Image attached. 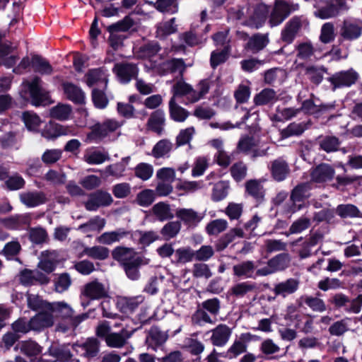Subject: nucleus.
<instances>
[{"instance_id":"nucleus-1","label":"nucleus","mask_w":362,"mask_h":362,"mask_svg":"<svg viewBox=\"0 0 362 362\" xmlns=\"http://www.w3.org/2000/svg\"><path fill=\"white\" fill-rule=\"evenodd\" d=\"M268 6L264 4H259L255 7H243L238 9L230 11V16L237 20H243L245 25L259 28L265 22Z\"/></svg>"},{"instance_id":"nucleus-2","label":"nucleus","mask_w":362,"mask_h":362,"mask_svg":"<svg viewBox=\"0 0 362 362\" xmlns=\"http://www.w3.org/2000/svg\"><path fill=\"white\" fill-rule=\"evenodd\" d=\"M20 95L26 100H28L29 95L32 104L35 106L47 105L51 103L49 93L41 87V80L38 77H35L32 81H23Z\"/></svg>"},{"instance_id":"nucleus-3","label":"nucleus","mask_w":362,"mask_h":362,"mask_svg":"<svg viewBox=\"0 0 362 362\" xmlns=\"http://www.w3.org/2000/svg\"><path fill=\"white\" fill-rule=\"evenodd\" d=\"M330 303L337 309L343 308L346 313L357 314L361 310L362 295H358L356 298L351 300L343 293H336L332 297Z\"/></svg>"},{"instance_id":"nucleus-4","label":"nucleus","mask_w":362,"mask_h":362,"mask_svg":"<svg viewBox=\"0 0 362 362\" xmlns=\"http://www.w3.org/2000/svg\"><path fill=\"white\" fill-rule=\"evenodd\" d=\"M122 125V123L112 119H108L102 123H98L92 127V131L87 136L86 141L90 142L102 139L114 132Z\"/></svg>"},{"instance_id":"nucleus-5","label":"nucleus","mask_w":362,"mask_h":362,"mask_svg":"<svg viewBox=\"0 0 362 362\" xmlns=\"http://www.w3.org/2000/svg\"><path fill=\"white\" fill-rule=\"evenodd\" d=\"M290 263V257L288 254L281 253L270 259L267 265L257 269L256 275L265 276L287 268Z\"/></svg>"},{"instance_id":"nucleus-6","label":"nucleus","mask_w":362,"mask_h":362,"mask_svg":"<svg viewBox=\"0 0 362 362\" xmlns=\"http://www.w3.org/2000/svg\"><path fill=\"white\" fill-rule=\"evenodd\" d=\"M108 287L98 279L86 283L81 289V296L91 300L108 296Z\"/></svg>"},{"instance_id":"nucleus-7","label":"nucleus","mask_w":362,"mask_h":362,"mask_svg":"<svg viewBox=\"0 0 362 362\" xmlns=\"http://www.w3.org/2000/svg\"><path fill=\"white\" fill-rule=\"evenodd\" d=\"M298 6H291L284 1H276L271 12L269 23L271 27L280 25L291 13L292 11L298 9Z\"/></svg>"},{"instance_id":"nucleus-8","label":"nucleus","mask_w":362,"mask_h":362,"mask_svg":"<svg viewBox=\"0 0 362 362\" xmlns=\"http://www.w3.org/2000/svg\"><path fill=\"white\" fill-rule=\"evenodd\" d=\"M312 189L311 184L309 182L302 183L297 185L293 190L291 194V200L292 201V206L288 209V212L293 214L297 211L301 209L302 204L297 205V202H303L310 196V191Z\"/></svg>"},{"instance_id":"nucleus-9","label":"nucleus","mask_w":362,"mask_h":362,"mask_svg":"<svg viewBox=\"0 0 362 362\" xmlns=\"http://www.w3.org/2000/svg\"><path fill=\"white\" fill-rule=\"evenodd\" d=\"M76 134L77 132L75 127L53 122L46 124L42 132V136L47 139H54L61 136H76Z\"/></svg>"},{"instance_id":"nucleus-10","label":"nucleus","mask_w":362,"mask_h":362,"mask_svg":"<svg viewBox=\"0 0 362 362\" xmlns=\"http://www.w3.org/2000/svg\"><path fill=\"white\" fill-rule=\"evenodd\" d=\"M113 202L111 194L103 190H98L90 194L85 207L88 211H96L100 207L110 205Z\"/></svg>"},{"instance_id":"nucleus-11","label":"nucleus","mask_w":362,"mask_h":362,"mask_svg":"<svg viewBox=\"0 0 362 362\" xmlns=\"http://www.w3.org/2000/svg\"><path fill=\"white\" fill-rule=\"evenodd\" d=\"M341 36L347 40H354L362 35V21L359 19L344 21L340 30Z\"/></svg>"},{"instance_id":"nucleus-12","label":"nucleus","mask_w":362,"mask_h":362,"mask_svg":"<svg viewBox=\"0 0 362 362\" xmlns=\"http://www.w3.org/2000/svg\"><path fill=\"white\" fill-rule=\"evenodd\" d=\"M59 262V255L56 250L42 252L37 268L47 274H50L56 269Z\"/></svg>"},{"instance_id":"nucleus-13","label":"nucleus","mask_w":362,"mask_h":362,"mask_svg":"<svg viewBox=\"0 0 362 362\" xmlns=\"http://www.w3.org/2000/svg\"><path fill=\"white\" fill-rule=\"evenodd\" d=\"M358 74L351 69L346 71H340L333 74L329 78L334 89L344 86H351L358 80Z\"/></svg>"},{"instance_id":"nucleus-14","label":"nucleus","mask_w":362,"mask_h":362,"mask_svg":"<svg viewBox=\"0 0 362 362\" xmlns=\"http://www.w3.org/2000/svg\"><path fill=\"white\" fill-rule=\"evenodd\" d=\"M114 71L121 83H127L137 76L139 68L134 64L119 63L115 66Z\"/></svg>"},{"instance_id":"nucleus-15","label":"nucleus","mask_w":362,"mask_h":362,"mask_svg":"<svg viewBox=\"0 0 362 362\" xmlns=\"http://www.w3.org/2000/svg\"><path fill=\"white\" fill-rule=\"evenodd\" d=\"M112 258L120 262L123 266L136 262L142 256L138 255L134 248L123 246L116 247L112 252Z\"/></svg>"},{"instance_id":"nucleus-16","label":"nucleus","mask_w":362,"mask_h":362,"mask_svg":"<svg viewBox=\"0 0 362 362\" xmlns=\"http://www.w3.org/2000/svg\"><path fill=\"white\" fill-rule=\"evenodd\" d=\"M100 343L95 338H88L82 344H74L73 350L78 355L93 358L99 352Z\"/></svg>"},{"instance_id":"nucleus-17","label":"nucleus","mask_w":362,"mask_h":362,"mask_svg":"<svg viewBox=\"0 0 362 362\" xmlns=\"http://www.w3.org/2000/svg\"><path fill=\"white\" fill-rule=\"evenodd\" d=\"M300 281L298 278H289L284 281L276 284L273 291L276 296L286 298L288 295L296 293L300 286Z\"/></svg>"},{"instance_id":"nucleus-18","label":"nucleus","mask_w":362,"mask_h":362,"mask_svg":"<svg viewBox=\"0 0 362 362\" xmlns=\"http://www.w3.org/2000/svg\"><path fill=\"white\" fill-rule=\"evenodd\" d=\"M314 6L317 8L315 15L322 19L334 17L339 13V8L329 0H315Z\"/></svg>"},{"instance_id":"nucleus-19","label":"nucleus","mask_w":362,"mask_h":362,"mask_svg":"<svg viewBox=\"0 0 362 362\" xmlns=\"http://www.w3.org/2000/svg\"><path fill=\"white\" fill-rule=\"evenodd\" d=\"M175 215L185 225L195 227L203 219V216L193 209L180 208L176 210Z\"/></svg>"},{"instance_id":"nucleus-20","label":"nucleus","mask_w":362,"mask_h":362,"mask_svg":"<svg viewBox=\"0 0 362 362\" xmlns=\"http://www.w3.org/2000/svg\"><path fill=\"white\" fill-rule=\"evenodd\" d=\"M302 26V21L299 17L295 16L290 19L281 31V40L291 43Z\"/></svg>"},{"instance_id":"nucleus-21","label":"nucleus","mask_w":362,"mask_h":362,"mask_svg":"<svg viewBox=\"0 0 362 362\" xmlns=\"http://www.w3.org/2000/svg\"><path fill=\"white\" fill-rule=\"evenodd\" d=\"M30 320L33 330H41L52 327L54 322L52 313L48 310L40 311Z\"/></svg>"},{"instance_id":"nucleus-22","label":"nucleus","mask_w":362,"mask_h":362,"mask_svg":"<svg viewBox=\"0 0 362 362\" xmlns=\"http://www.w3.org/2000/svg\"><path fill=\"white\" fill-rule=\"evenodd\" d=\"M21 202L28 207H35L46 202L47 197L44 192L33 191L23 192L20 194Z\"/></svg>"},{"instance_id":"nucleus-23","label":"nucleus","mask_w":362,"mask_h":362,"mask_svg":"<svg viewBox=\"0 0 362 362\" xmlns=\"http://www.w3.org/2000/svg\"><path fill=\"white\" fill-rule=\"evenodd\" d=\"M211 343L216 346H224L229 340L231 329L226 325H219L211 330Z\"/></svg>"},{"instance_id":"nucleus-24","label":"nucleus","mask_w":362,"mask_h":362,"mask_svg":"<svg viewBox=\"0 0 362 362\" xmlns=\"http://www.w3.org/2000/svg\"><path fill=\"white\" fill-rule=\"evenodd\" d=\"M144 301L142 296L134 297H120L117 301V308L123 313H132Z\"/></svg>"},{"instance_id":"nucleus-25","label":"nucleus","mask_w":362,"mask_h":362,"mask_svg":"<svg viewBox=\"0 0 362 362\" xmlns=\"http://www.w3.org/2000/svg\"><path fill=\"white\" fill-rule=\"evenodd\" d=\"M165 117L163 110H158L153 112L148 120V129L154 132L158 135H161L164 130Z\"/></svg>"},{"instance_id":"nucleus-26","label":"nucleus","mask_w":362,"mask_h":362,"mask_svg":"<svg viewBox=\"0 0 362 362\" xmlns=\"http://www.w3.org/2000/svg\"><path fill=\"white\" fill-rule=\"evenodd\" d=\"M334 168L328 164L322 163L317 165L311 173L312 180L315 182H323L331 180L334 175Z\"/></svg>"},{"instance_id":"nucleus-27","label":"nucleus","mask_w":362,"mask_h":362,"mask_svg":"<svg viewBox=\"0 0 362 362\" xmlns=\"http://www.w3.org/2000/svg\"><path fill=\"white\" fill-rule=\"evenodd\" d=\"M172 92L173 93V97H176L177 95L180 96H186L187 102L186 105L189 103H194V99L192 98L194 96V88L193 87L184 81L182 79L177 81L172 88Z\"/></svg>"},{"instance_id":"nucleus-28","label":"nucleus","mask_w":362,"mask_h":362,"mask_svg":"<svg viewBox=\"0 0 362 362\" xmlns=\"http://www.w3.org/2000/svg\"><path fill=\"white\" fill-rule=\"evenodd\" d=\"M48 311L54 313L57 317L69 320L74 314L73 308L64 301L50 303Z\"/></svg>"},{"instance_id":"nucleus-29","label":"nucleus","mask_w":362,"mask_h":362,"mask_svg":"<svg viewBox=\"0 0 362 362\" xmlns=\"http://www.w3.org/2000/svg\"><path fill=\"white\" fill-rule=\"evenodd\" d=\"M133 331H128L122 329L119 333H110L105 339L107 345L112 348H121L127 342V340L131 337Z\"/></svg>"},{"instance_id":"nucleus-30","label":"nucleus","mask_w":362,"mask_h":362,"mask_svg":"<svg viewBox=\"0 0 362 362\" xmlns=\"http://www.w3.org/2000/svg\"><path fill=\"white\" fill-rule=\"evenodd\" d=\"M173 146L174 145L170 139H160L153 146L151 155L155 158H168Z\"/></svg>"},{"instance_id":"nucleus-31","label":"nucleus","mask_w":362,"mask_h":362,"mask_svg":"<svg viewBox=\"0 0 362 362\" xmlns=\"http://www.w3.org/2000/svg\"><path fill=\"white\" fill-rule=\"evenodd\" d=\"M128 232L123 228H119L116 230L105 232L100 236L97 237L96 240L98 243L103 245H112L115 243L120 241L125 236Z\"/></svg>"},{"instance_id":"nucleus-32","label":"nucleus","mask_w":362,"mask_h":362,"mask_svg":"<svg viewBox=\"0 0 362 362\" xmlns=\"http://www.w3.org/2000/svg\"><path fill=\"white\" fill-rule=\"evenodd\" d=\"M86 83L88 86L95 85L105 88L107 83V74L100 69L90 70L86 74Z\"/></svg>"},{"instance_id":"nucleus-33","label":"nucleus","mask_w":362,"mask_h":362,"mask_svg":"<svg viewBox=\"0 0 362 362\" xmlns=\"http://www.w3.org/2000/svg\"><path fill=\"white\" fill-rule=\"evenodd\" d=\"M63 90L66 98L76 103H83L85 100V95L82 90L77 86L65 82L62 83Z\"/></svg>"},{"instance_id":"nucleus-34","label":"nucleus","mask_w":362,"mask_h":362,"mask_svg":"<svg viewBox=\"0 0 362 362\" xmlns=\"http://www.w3.org/2000/svg\"><path fill=\"white\" fill-rule=\"evenodd\" d=\"M83 160L90 165H100L105 161H109L110 158L107 152L89 148L86 151Z\"/></svg>"},{"instance_id":"nucleus-35","label":"nucleus","mask_w":362,"mask_h":362,"mask_svg":"<svg viewBox=\"0 0 362 362\" xmlns=\"http://www.w3.org/2000/svg\"><path fill=\"white\" fill-rule=\"evenodd\" d=\"M256 266L252 261H245L240 264H235L233 267L235 276L240 278H254Z\"/></svg>"},{"instance_id":"nucleus-36","label":"nucleus","mask_w":362,"mask_h":362,"mask_svg":"<svg viewBox=\"0 0 362 362\" xmlns=\"http://www.w3.org/2000/svg\"><path fill=\"white\" fill-rule=\"evenodd\" d=\"M169 113L170 118L177 122H183L189 115V112L184 107L179 105L172 97L169 101Z\"/></svg>"},{"instance_id":"nucleus-37","label":"nucleus","mask_w":362,"mask_h":362,"mask_svg":"<svg viewBox=\"0 0 362 362\" xmlns=\"http://www.w3.org/2000/svg\"><path fill=\"white\" fill-rule=\"evenodd\" d=\"M272 175L276 181L284 180L289 173L287 163L281 158L274 160L270 167Z\"/></svg>"},{"instance_id":"nucleus-38","label":"nucleus","mask_w":362,"mask_h":362,"mask_svg":"<svg viewBox=\"0 0 362 362\" xmlns=\"http://www.w3.org/2000/svg\"><path fill=\"white\" fill-rule=\"evenodd\" d=\"M250 334H243L241 335L240 339L235 340L233 344L227 351L226 356L230 358H235L240 354L246 351V344L245 340L250 339Z\"/></svg>"},{"instance_id":"nucleus-39","label":"nucleus","mask_w":362,"mask_h":362,"mask_svg":"<svg viewBox=\"0 0 362 362\" xmlns=\"http://www.w3.org/2000/svg\"><path fill=\"white\" fill-rule=\"evenodd\" d=\"M278 96L276 91L272 88H264L254 97L256 105H264L276 101Z\"/></svg>"},{"instance_id":"nucleus-40","label":"nucleus","mask_w":362,"mask_h":362,"mask_svg":"<svg viewBox=\"0 0 362 362\" xmlns=\"http://www.w3.org/2000/svg\"><path fill=\"white\" fill-rule=\"evenodd\" d=\"M106 223L105 218L98 216L90 219L87 223L81 224L78 226V230L83 233H89L91 231H100L103 229Z\"/></svg>"},{"instance_id":"nucleus-41","label":"nucleus","mask_w":362,"mask_h":362,"mask_svg":"<svg viewBox=\"0 0 362 362\" xmlns=\"http://www.w3.org/2000/svg\"><path fill=\"white\" fill-rule=\"evenodd\" d=\"M194 259V250L190 247H182L175 252V263L184 264Z\"/></svg>"},{"instance_id":"nucleus-42","label":"nucleus","mask_w":362,"mask_h":362,"mask_svg":"<svg viewBox=\"0 0 362 362\" xmlns=\"http://www.w3.org/2000/svg\"><path fill=\"white\" fill-rule=\"evenodd\" d=\"M152 212L160 221H164L173 217L170 206L162 202L156 204L153 206Z\"/></svg>"},{"instance_id":"nucleus-43","label":"nucleus","mask_w":362,"mask_h":362,"mask_svg":"<svg viewBox=\"0 0 362 362\" xmlns=\"http://www.w3.org/2000/svg\"><path fill=\"white\" fill-rule=\"evenodd\" d=\"M149 259L142 257L136 262L129 263L124 266L127 276L132 280H136L139 277L138 267L141 265L148 264Z\"/></svg>"},{"instance_id":"nucleus-44","label":"nucleus","mask_w":362,"mask_h":362,"mask_svg":"<svg viewBox=\"0 0 362 362\" xmlns=\"http://www.w3.org/2000/svg\"><path fill=\"white\" fill-rule=\"evenodd\" d=\"M175 18H173L168 21L160 23L157 26L156 36L159 38H165L168 35L177 31V25L175 24Z\"/></svg>"},{"instance_id":"nucleus-45","label":"nucleus","mask_w":362,"mask_h":362,"mask_svg":"<svg viewBox=\"0 0 362 362\" xmlns=\"http://www.w3.org/2000/svg\"><path fill=\"white\" fill-rule=\"evenodd\" d=\"M83 253L90 258L103 260L108 257L109 250L100 245L90 247H87L83 250Z\"/></svg>"},{"instance_id":"nucleus-46","label":"nucleus","mask_w":362,"mask_h":362,"mask_svg":"<svg viewBox=\"0 0 362 362\" xmlns=\"http://www.w3.org/2000/svg\"><path fill=\"white\" fill-rule=\"evenodd\" d=\"M301 299H303L306 305L314 312L323 313L327 310V305L325 301L318 297L303 296L301 297Z\"/></svg>"},{"instance_id":"nucleus-47","label":"nucleus","mask_w":362,"mask_h":362,"mask_svg":"<svg viewBox=\"0 0 362 362\" xmlns=\"http://www.w3.org/2000/svg\"><path fill=\"white\" fill-rule=\"evenodd\" d=\"M268 43L267 35L257 34L250 39L247 46L252 51L258 52L264 48Z\"/></svg>"},{"instance_id":"nucleus-48","label":"nucleus","mask_w":362,"mask_h":362,"mask_svg":"<svg viewBox=\"0 0 362 362\" xmlns=\"http://www.w3.org/2000/svg\"><path fill=\"white\" fill-rule=\"evenodd\" d=\"M300 111L293 107H277L276 113L272 116V119L276 122H284L295 117Z\"/></svg>"},{"instance_id":"nucleus-49","label":"nucleus","mask_w":362,"mask_h":362,"mask_svg":"<svg viewBox=\"0 0 362 362\" xmlns=\"http://www.w3.org/2000/svg\"><path fill=\"white\" fill-rule=\"evenodd\" d=\"M32 64L35 71L41 74L50 75L53 71V69L49 63L39 56L33 57Z\"/></svg>"},{"instance_id":"nucleus-50","label":"nucleus","mask_w":362,"mask_h":362,"mask_svg":"<svg viewBox=\"0 0 362 362\" xmlns=\"http://www.w3.org/2000/svg\"><path fill=\"white\" fill-rule=\"evenodd\" d=\"M320 148L327 153L334 152L339 149L340 141L334 136H327L319 141Z\"/></svg>"},{"instance_id":"nucleus-51","label":"nucleus","mask_w":362,"mask_h":362,"mask_svg":"<svg viewBox=\"0 0 362 362\" xmlns=\"http://www.w3.org/2000/svg\"><path fill=\"white\" fill-rule=\"evenodd\" d=\"M180 229L181 223L180 221H170L162 228L160 233L165 240H170L175 237L179 233Z\"/></svg>"},{"instance_id":"nucleus-52","label":"nucleus","mask_w":362,"mask_h":362,"mask_svg":"<svg viewBox=\"0 0 362 362\" xmlns=\"http://www.w3.org/2000/svg\"><path fill=\"white\" fill-rule=\"evenodd\" d=\"M256 286L255 284L248 281L238 283L230 289V294L236 297H243L247 293L254 291Z\"/></svg>"},{"instance_id":"nucleus-53","label":"nucleus","mask_w":362,"mask_h":362,"mask_svg":"<svg viewBox=\"0 0 362 362\" xmlns=\"http://www.w3.org/2000/svg\"><path fill=\"white\" fill-rule=\"evenodd\" d=\"M337 214L342 218L361 217L362 214L358 208L353 204H341L337 208Z\"/></svg>"},{"instance_id":"nucleus-54","label":"nucleus","mask_w":362,"mask_h":362,"mask_svg":"<svg viewBox=\"0 0 362 362\" xmlns=\"http://www.w3.org/2000/svg\"><path fill=\"white\" fill-rule=\"evenodd\" d=\"M245 187L247 193L255 198L262 199L264 197V190L261 182L250 180L246 182Z\"/></svg>"},{"instance_id":"nucleus-55","label":"nucleus","mask_w":362,"mask_h":362,"mask_svg":"<svg viewBox=\"0 0 362 362\" xmlns=\"http://www.w3.org/2000/svg\"><path fill=\"white\" fill-rule=\"evenodd\" d=\"M28 305L33 310H48L50 303L43 300L39 296L28 294L27 296Z\"/></svg>"},{"instance_id":"nucleus-56","label":"nucleus","mask_w":362,"mask_h":362,"mask_svg":"<svg viewBox=\"0 0 362 362\" xmlns=\"http://www.w3.org/2000/svg\"><path fill=\"white\" fill-rule=\"evenodd\" d=\"M229 185L226 182L221 181L216 183L212 190L211 197L215 202H219L228 195Z\"/></svg>"},{"instance_id":"nucleus-57","label":"nucleus","mask_w":362,"mask_h":362,"mask_svg":"<svg viewBox=\"0 0 362 362\" xmlns=\"http://www.w3.org/2000/svg\"><path fill=\"white\" fill-rule=\"evenodd\" d=\"M196 130L194 127H189L181 129L176 136V145L177 146L189 144L192 141Z\"/></svg>"},{"instance_id":"nucleus-58","label":"nucleus","mask_w":362,"mask_h":362,"mask_svg":"<svg viewBox=\"0 0 362 362\" xmlns=\"http://www.w3.org/2000/svg\"><path fill=\"white\" fill-rule=\"evenodd\" d=\"M168 339V334L158 328H153L151 329L149 336L147 338V342L149 346H153V344L157 346L164 344Z\"/></svg>"},{"instance_id":"nucleus-59","label":"nucleus","mask_w":362,"mask_h":362,"mask_svg":"<svg viewBox=\"0 0 362 362\" xmlns=\"http://www.w3.org/2000/svg\"><path fill=\"white\" fill-rule=\"evenodd\" d=\"M136 177L146 181L149 180L153 173V168L152 165L146 163H141L138 164L134 169Z\"/></svg>"},{"instance_id":"nucleus-60","label":"nucleus","mask_w":362,"mask_h":362,"mask_svg":"<svg viewBox=\"0 0 362 362\" xmlns=\"http://www.w3.org/2000/svg\"><path fill=\"white\" fill-rule=\"evenodd\" d=\"M228 227V222L225 219H216L209 222L206 227L209 235H218L224 231Z\"/></svg>"},{"instance_id":"nucleus-61","label":"nucleus","mask_w":362,"mask_h":362,"mask_svg":"<svg viewBox=\"0 0 362 362\" xmlns=\"http://www.w3.org/2000/svg\"><path fill=\"white\" fill-rule=\"evenodd\" d=\"M20 350L28 356H35L41 352V347L36 342L28 340L21 342Z\"/></svg>"},{"instance_id":"nucleus-62","label":"nucleus","mask_w":362,"mask_h":362,"mask_svg":"<svg viewBox=\"0 0 362 362\" xmlns=\"http://www.w3.org/2000/svg\"><path fill=\"white\" fill-rule=\"evenodd\" d=\"M71 112V108L69 105L60 104L50 110V115L52 117L59 120H66L69 118Z\"/></svg>"},{"instance_id":"nucleus-63","label":"nucleus","mask_w":362,"mask_h":362,"mask_svg":"<svg viewBox=\"0 0 362 362\" xmlns=\"http://www.w3.org/2000/svg\"><path fill=\"white\" fill-rule=\"evenodd\" d=\"M155 199V192L152 189H146L140 192L136 198V203L144 207L150 206Z\"/></svg>"},{"instance_id":"nucleus-64","label":"nucleus","mask_w":362,"mask_h":362,"mask_svg":"<svg viewBox=\"0 0 362 362\" xmlns=\"http://www.w3.org/2000/svg\"><path fill=\"white\" fill-rule=\"evenodd\" d=\"M211 87V81L209 79H204L199 82L196 89L194 88L193 100L194 103L203 98L209 90Z\"/></svg>"}]
</instances>
